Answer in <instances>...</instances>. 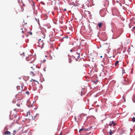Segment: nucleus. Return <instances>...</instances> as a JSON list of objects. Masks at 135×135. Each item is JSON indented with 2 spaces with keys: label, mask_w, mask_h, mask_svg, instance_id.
<instances>
[{
  "label": "nucleus",
  "mask_w": 135,
  "mask_h": 135,
  "mask_svg": "<svg viewBox=\"0 0 135 135\" xmlns=\"http://www.w3.org/2000/svg\"><path fill=\"white\" fill-rule=\"evenodd\" d=\"M30 71V74L32 76H35L36 74L38 73V69L35 67H31Z\"/></svg>",
  "instance_id": "f257e3e1"
},
{
  "label": "nucleus",
  "mask_w": 135,
  "mask_h": 135,
  "mask_svg": "<svg viewBox=\"0 0 135 135\" xmlns=\"http://www.w3.org/2000/svg\"><path fill=\"white\" fill-rule=\"evenodd\" d=\"M10 117L12 119L16 118L17 117L16 112L15 111L11 112L10 115Z\"/></svg>",
  "instance_id": "f03ea898"
},
{
  "label": "nucleus",
  "mask_w": 135,
  "mask_h": 135,
  "mask_svg": "<svg viewBox=\"0 0 135 135\" xmlns=\"http://www.w3.org/2000/svg\"><path fill=\"white\" fill-rule=\"evenodd\" d=\"M21 100H18L17 101H18V102H19V103H17L16 104L18 106L19 108H22L23 107V105L22 103L20 101H21Z\"/></svg>",
  "instance_id": "7ed1b4c3"
},
{
  "label": "nucleus",
  "mask_w": 135,
  "mask_h": 135,
  "mask_svg": "<svg viewBox=\"0 0 135 135\" xmlns=\"http://www.w3.org/2000/svg\"><path fill=\"white\" fill-rule=\"evenodd\" d=\"M41 39H39V42H38V44H39V46L41 47L42 46H43V45L44 44V43H43L42 41H41Z\"/></svg>",
  "instance_id": "20e7f679"
},
{
  "label": "nucleus",
  "mask_w": 135,
  "mask_h": 135,
  "mask_svg": "<svg viewBox=\"0 0 135 135\" xmlns=\"http://www.w3.org/2000/svg\"><path fill=\"white\" fill-rule=\"evenodd\" d=\"M80 53L76 52V54L75 55L74 57L76 59H79L80 57Z\"/></svg>",
  "instance_id": "39448f33"
},
{
  "label": "nucleus",
  "mask_w": 135,
  "mask_h": 135,
  "mask_svg": "<svg viewBox=\"0 0 135 135\" xmlns=\"http://www.w3.org/2000/svg\"><path fill=\"white\" fill-rule=\"evenodd\" d=\"M107 125H108L110 126H111L113 125V126H114L116 125V123L114 122L113 121L112 122H110L108 124H107Z\"/></svg>",
  "instance_id": "423d86ee"
},
{
  "label": "nucleus",
  "mask_w": 135,
  "mask_h": 135,
  "mask_svg": "<svg viewBox=\"0 0 135 135\" xmlns=\"http://www.w3.org/2000/svg\"><path fill=\"white\" fill-rule=\"evenodd\" d=\"M17 89L18 90H20V91H18V93H21V92L22 91V87H20V86H17Z\"/></svg>",
  "instance_id": "0eeeda50"
},
{
  "label": "nucleus",
  "mask_w": 135,
  "mask_h": 135,
  "mask_svg": "<svg viewBox=\"0 0 135 135\" xmlns=\"http://www.w3.org/2000/svg\"><path fill=\"white\" fill-rule=\"evenodd\" d=\"M115 131L114 130L112 131V130H110L109 132V134L110 135H112L113 134Z\"/></svg>",
  "instance_id": "6e6552de"
},
{
  "label": "nucleus",
  "mask_w": 135,
  "mask_h": 135,
  "mask_svg": "<svg viewBox=\"0 0 135 135\" xmlns=\"http://www.w3.org/2000/svg\"><path fill=\"white\" fill-rule=\"evenodd\" d=\"M4 134L6 135H10L11 134V133L9 131H6L5 132Z\"/></svg>",
  "instance_id": "1a4fd4ad"
},
{
  "label": "nucleus",
  "mask_w": 135,
  "mask_h": 135,
  "mask_svg": "<svg viewBox=\"0 0 135 135\" xmlns=\"http://www.w3.org/2000/svg\"><path fill=\"white\" fill-rule=\"evenodd\" d=\"M103 25V24L102 22L99 23L98 24V25L99 28H100Z\"/></svg>",
  "instance_id": "9d476101"
},
{
  "label": "nucleus",
  "mask_w": 135,
  "mask_h": 135,
  "mask_svg": "<svg viewBox=\"0 0 135 135\" xmlns=\"http://www.w3.org/2000/svg\"><path fill=\"white\" fill-rule=\"evenodd\" d=\"M119 61H117L115 64V65L116 66L118 64Z\"/></svg>",
  "instance_id": "9b49d317"
},
{
  "label": "nucleus",
  "mask_w": 135,
  "mask_h": 135,
  "mask_svg": "<svg viewBox=\"0 0 135 135\" xmlns=\"http://www.w3.org/2000/svg\"><path fill=\"white\" fill-rule=\"evenodd\" d=\"M69 63H71L72 61V60L70 58H69Z\"/></svg>",
  "instance_id": "f8f14e48"
},
{
  "label": "nucleus",
  "mask_w": 135,
  "mask_h": 135,
  "mask_svg": "<svg viewBox=\"0 0 135 135\" xmlns=\"http://www.w3.org/2000/svg\"><path fill=\"white\" fill-rule=\"evenodd\" d=\"M30 81H31H31H36V82H38L36 80H34V79H31V80H30Z\"/></svg>",
  "instance_id": "ddd939ff"
},
{
  "label": "nucleus",
  "mask_w": 135,
  "mask_h": 135,
  "mask_svg": "<svg viewBox=\"0 0 135 135\" xmlns=\"http://www.w3.org/2000/svg\"><path fill=\"white\" fill-rule=\"evenodd\" d=\"M132 121L135 122V118L134 117L132 119Z\"/></svg>",
  "instance_id": "4468645a"
},
{
  "label": "nucleus",
  "mask_w": 135,
  "mask_h": 135,
  "mask_svg": "<svg viewBox=\"0 0 135 135\" xmlns=\"http://www.w3.org/2000/svg\"><path fill=\"white\" fill-rule=\"evenodd\" d=\"M39 116V114H37L36 115H35V118H36V117H37V116Z\"/></svg>",
  "instance_id": "2eb2a0df"
},
{
  "label": "nucleus",
  "mask_w": 135,
  "mask_h": 135,
  "mask_svg": "<svg viewBox=\"0 0 135 135\" xmlns=\"http://www.w3.org/2000/svg\"><path fill=\"white\" fill-rule=\"evenodd\" d=\"M26 93L28 95L29 94H30V93L28 91H26Z\"/></svg>",
  "instance_id": "dca6fc26"
},
{
  "label": "nucleus",
  "mask_w": 135,
  "mask_h": 135,
  "mask_svg": "<svg viewBox=\"0 0 135 135\" xmlns=\"http://www.w3.org/2000/svg\"><path fill=\"white\" fill-rule=\"evenodd\" d=\"M16 131L15 130L14 131H13V134H15L16 133Z\"/></svg>",
  "instance_id": "f3484780"
},
{
  "label": "nucleus",
  "mask_w": 135,
  "mask_h": 135,
  "mask_svg": "<svg viewBox=\"0 0 135 135\" xmlns=\"http://www.w3.org/2000/svg\"><path fill=\"white\" fill-rule=\"evenodd\" d=\"M84 129H80L79 131V132H80L81 131H82Z\"/></svg>",
  "instance_id": "a211bd4d"
},
{
  "label": "nucleus",
  "mask_w": 135,
  "mask_h": 135,
  "mask_svg": "<svg viewBox=\"0 0 135 135\" xmlns=\"http://www.w3.org/2000/svg\"><path fill=\"white\" fill-rule=\"evenodd\" d=\"M30 114V112H29L27 113V114Z\"/></svg>",
  "instance_id": "6ab92c4d"
},
{
  "label": "nucleus",
  "mask_w": 135,
  "mask_h": 135,
  "mask_svg": "<svg viewBox=\"0 0 135 135\" xmlns=\"http://www.w3.org/2000/svg\"><path fill=\"white\" fill-rule=\"evenodd\" d=\"M63 10H64V11H66V9H63Z\"/></svg>",
  "instance_id": "aec40b11"
},
{
  "label": "nucleus",
  "mask_w": 135,
  "mask_h": 135,
  "mask_svg": "<svg viewBox=\"0 0 135 135\" xmlns=\"http://www.w3.org/2000/svg\"><path fill=\"white\" fill-rule=\"evenodd\" d=\"M22 55H23V56H24V53L23 52V53H22Z\"/></svg>",
  "instance_id": "412c9836"
},
{
  "label": "nucleus",
  "mask_w": 135,
  "mask_h": 135,
  "mask_svg": "<svg viewBox=\"0 0 135 135\" xmlns=\"http://www.w3.org/2000/svg\"><path fill=\"white\" fill-rule=\"evenodd\" d=\"M134 99H135V95L134 96Z\"/></svg>",
  "instance_id": "4be33fe9"
},
{
  "label": "nucleus",
  "mask_w": 135,
  "mask_h": 135,
  "mask_svg": "<svg viewBox=\"0 0 135 135\" xmlns=\"http://www.w3.org/2000/svg\"><path fill=\"white\" fill-rule=\"evenodd\" d=\"M30 34L31 35L32 34V33L31 32H30Z\"/></svg>",
  "instance_id": "5701e85b"
},
{
  "label": "nucleus",
  "mask_w": 135,
  "mask_h": 135,
  "mask_svg": "<svg viewBox=\"0 0 135 135\" xmlns=\"http://www.w3.org/2000/svg\"><path fill=\"white\" fill-rule=\"evenodd\" d=\"M133 29H135V27H133Z\"/></svg>",
  "instance_id": "b1692460"
},
{
  "label": "nucleus",
  "mask_w": 135,
  "mask_h": 135,
  "mask_svg": "<svg viewBox=\"0 0 135 135\" xmlns=\"http://www.w3.org/2000/svg\"><path fill=\"white\" fill-rule=\"evenodd\" d=\"M22 33H23V30H22Z\"/></svg>",
  "instance_id": "393cba45"
},
{
  "label": "nucleus",
  "mask_w": 135,
  "mask_h": 135,
  "mask_svg": "<svg viewBox=\"0 0 135 135\" xmlns=\"http://www.w3.org/2000/svg\"><path fill=\"white\" fill-rule=\"evenodd\" d=\"M100 57H102V56H100Z\"/></svg>",
  "instance_id": "a878e982"
},
{
  "label": "nucleus",
  "mask_w": 135,
  "mask_h": 135,
  "mask_svg": "<svg viewBox=\"0 0 135 135\" xmlns=\"http://www.w3.org/2000/svg\"><path fill=\"white\" fill-rule=\"evenodd\" d=\"M36 21H37V19H36Z\"/></svg>",
  "instance_id": "bb28decb"
},
{
  "label": "nucleus",
  "mask_w": 135,
  "mask_h": 135,
  "mask_svg": "<svg viewBox=\"0 0 135 135\" xmlns=\"http://www.w3.org/2000/svg\"><path fill=\"white\" fill-rule=\"evenodd\" d=\"M70 51H72V50H70Z\"/></svg>",
  "instance_id": "cd10ccee"
},
{
  "label": "nucleus",
  "mask_w": 135,
  "mask_h": 135,
  "mask_svg": "<svg viewBox=\"0 0 135 135\" xmlns=\"http://www.w3.org/2000/svg\"><path fill=\"white\" fill-rule=\"evenodd\" d=\"M102 66H103V65L102 64Z\"/></svg>",
  "instance_id": "c85d7f7f"
},
{
  "label": "nucleus",
  "mask_w": 135,
  "mask_h": 135,
  "mask_svg": "<svg viewBox=\"0 0 135 135\" xmlns=\"http://www.w3.org/2000/svg\"><path fill=\"white\" fill-rule=\"evenodd\" d=\"M20 55H22V54H20Z\"/></svg>",
  "instance_id": "c756f323"
},
{
  "label": "nucleus",
  "mask_w": 135,
  "mask_h": 135,
  "mask_svg": "<svg viewBox=\"0 0 135 135\" xmlns=\"http://www.w3.org/2000/svg\"><path fill=\"white\" fill-rule=\"evenodd\" d=\"M23 22H24V20H23Z\"/></svg>",
  "instance_id": "7c9ffc66"
},
{
  "label": "nucleus",
  "mask_w": 135,
  "mask_h": 135,
  "mask_svg": "<svg viewBox=\"0 0 135 135\" xmlns=\"http://www.w3.org/2000/svg\"><path fill=\"white\" fill-rule=\"evenodd\" d=\"M124 101H125V99H124Z\"/></svg>",
  "instance_id": "2f4dec72"
}]
</instances>
